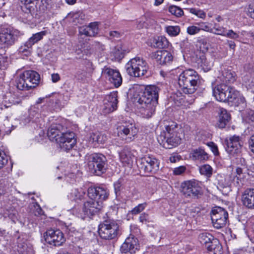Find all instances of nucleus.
Returning <instances> with one entry per match:
<instances>
[{"mask_svg":"<svg viewBox=\"0 0 254 254\" xmlns=\"http://www.w3.org/2000/svg\"><path fill=\"white\" fill-rule=\"evenodd\" d=\"M160 89L155 85L147 86L144 89L136 88L135 97L139 104V112L142 117L150 118L155 113L158 104Z\"/></svg>","mask_w":254,"mask_h":254,"instance_id":"obj_1","label":"nucleus"},{"mask_svg":"<svg viewBox=\"0 0 254 254\" xmlns=\"http://www.w3.org/2000/svg\"><path fill=\"white\" fill-rule=\"evenodd\" d=\"M213 95L220 102H228L236 107L241 106V109L246 107L245 98L235 88L224 83L212 84Z\"/></svg>","mask_w":254,"mask_h":254,"instance_id":"obj_2","label":"nucleus"},{"mask_svg":"<svg viewBox=\"0 0 254 254\" xmlns=\"http://www.w3.org/2000/svg\"><path fill=\"white\" fill-rule=\"evenodd\" d=\"M87 194L90 200L84 204L82 211L84 216L90 217L97 213L103 203V201L107 199L109 195V191L107 188L103 187H89L87 190Z\"/></svg>","mask_w":254,"mask_h":254,"instance_id":"obj_3","label":"nucleus"},{"mask_svg":"<svg viewBox=\"0 0 254 254\" xmlns=\"http://www.w3.org/2000/svg\"><path fill=\"white\" fill-rule=\"evenodd\" d=\"M178 82L184 93L192 94L199 86L200 77L196 71L189 68L184 70L180 73Z\"/></svg>","mask_w":254,"mask_h":254,"instance_id":"obj_4","label":"nucleus"},{"mask_svg":"<svg viewBox=\"0 0 254 254\" xmlns=\"http://www.w3.org/2000/svg\"><path fill=\"white\" fill-rule=\"evenodd\" d=\"M98 233L100 237L106 240H115L121 234L119 225L111 219L106 220L99 225Z\"/></svg>","mask_w":254,"mask_h":254,"instance_id":"obj_5","label":"nucleus"},{"mask_svg":"<svg viewBox=\"0 0 254 254\" xmlns=\"http://www.w3.org/2000/svg\"><path fill=\"white\" fill-rule=\"evenodd\" d=\"M87 166L90 171L97 176H101L106 170L107 160L100 153H93L86 156Z\"/></svg>","mask_w":254,"mask_h":254,"instance_id":"obj_6","label":"nucleus"},{"mask_svg":"<svg viewBox=\"0 0 254 254\" xmlns=\"http://www.w3.org/2000/svg\"><path fill=\"white\" fill-rule=\"evenodd\" d=\"M125 68L127 72L130 76L140 77L146 74L149 66L143 59L135 57L131 59L126 64Z\"/></svg>","mask_w":254,"mask_h":254,"instance_id":"obj_7","label":"nucleus"},{"mask_svg":"<svg viewBox=\"0 0 254 254\" xmlns=\"http://www.w3.org/2000/svg\"><path fill=\"white\" fill-rule=\"evenodd\" d=\"M18 36V30L10 27H2L0 29V45L8 48L15 43Z\"/></svg>","mask_w":254,"mask_h":254,"instance_id":"obj_8","label":"nucleus"},{"mask_svg":"<svg viewBox=\"0 0 254 254\" xmlns=\"http://www.w3.org/2000/svg\"><path fill=\"white\" fill-rule=\"evenodd\" d=\"M211 218L213 226L219 229L226 225L228 219V213L224 208L216 206L211 210Z\"/></svg>","mask_w":254,"mask_h":254,"instance_id":"obj_9","label":"nucleus"},{"mask_svg":"<svg viewBox=\"0 0 254 254\" xmlns=\"http://www.w3.org/2000/svg\"><path fill=\"white\" fill-rule=\"evenodd\" d=\"M159 162L154 156L145 155L138 160V167L146 173H155L159 170Z\"/></svg>","mask_w":254,"mask_h":254,"instance_id":"obj_10","label":"nucleus"},{"mask_svg":"<svg viewBox=\"0 0 254 254\" xmlns=\"http://www.w3.org/2000/svg\"><path fill=\"white\" fill-rule=\"evenodd\" d=\"M224 146L226 151L231 157H235L239 155L242 149L240 136L234 135L225 139Z\"/></svg>","mask_w":254,"mask_h":254,"instance_id":"obj_11","label":"nucleus"},{"mask_svg":"<svg viewBox=\"0 0 254 254\" xmlns=\"http://www.w3.org/2000/svg\"><path fill=\"white\" fill-rule=\"evenodd\" d=\"M118 135L126 142L132 141L136 137L138 130L134 125L127 124L121 125L118 127Z\"/></svg>","mask_w":254,"mask_h":254,"instance_id":"obj_12","label":"nucleus"},{"mask_svg":"<svg viewBox=\"0 0 254 254\" xmlns=\"http://www.w3.org/2000/svg\"><path fill=\"white\" fill-rule=\"evenodd\" d=\"M182 192L186 197H197L201 194V188L198 181L190 180L182 183Z\"/></svg>","mask_w":254,"mask_h":254,"instance_id":"obj_13","label":"nucleus"},{"mask_svg":"<svg viewBox=\"0 0 254 254\" xmlns=\"http://www.w3.org/2000/svg\"><path fill=\"white\" fill-rule=\"evenodd\" d=\"M45 241L54 246H60L65 241L63 233L59 229L48 230L44 234Z\"/></svg>","mask_w":254,"mask_h":254,"instance_id":"obj_14","label":"nucleus"},{"mask_svg":"<svg viewBox=\"0 0 254 254\" xmlns=\"http://www.w3.org/2000/svg\"><path fill=\"white\" fill-rule=\"evenodd\" d=\"M181 138L178 134H161L158 137V140L166 149H171L180 144Z\"/></svg>","mask_w":254,"mask_h":254,"instance_id":"obj_15","label":"nucleus"},{"mask_svg":"<svg viewBox=\"0 0 254 254\" xmlns=\"http://www.w3.org/2000/svg\"><path fill=\"white\" fill-rule=\"evenodd\" d=\"M138 248L137 239L133 235H130L122 245L120 251L123 254H134Z\"/></svg>","mask_w":254,"mask_h":254,"instance_id":"obj_16","label":"nucleus"},{"mask_svg":"<svg viewBox=\"0 0 254 254\" xmlns=\"http://www.w3.org/2000/svg\"><path fill=\"white\" fill-rule=\"evenodd\" d=\"M114 191L116 197L122 196L124 194L129 198H131L133 197L134 193H136V190L132 189V190H127V184L125 183L124 179H120L114 184Z\"/></svg>","mask_w":254,"mask_h":254,"instance_id":"obj_17","label":"nucleus"},{"mask_svg":"<svg viewBox=\"0 0 254 254\" xmlns=\"http://www.w3.org/2000/svg\"><path fill=\"white\" fill-rule=\"evenodd\" d=\"M117 97L116 92L111 93L106 96L103 108V111L105 114H109L117 110L118 103Z\"/></svg>","mask_w":254,"mask_h":254,"instance_id":"obj_18","label":"nucleus"},{"mask_svg":"<svg viewBox=\"0 0 254 254\" xmlns=\"http://www.w3.org/2000/svg\"><path fill=\"white\" fill-rule=\"evenodd\" d=\"M151 58L156 60V62L161 65L169 64L173 59L172 55L166 50L157 51L150 55Z\"/></svg>","mask_w":254,"mask_h":254,"instance_id":"obj_19","label":"nucleus"},{"mask_svg":"<svg viewBox=\"0 0 254 254\" xmlns=\"http://www.w3.org/2000/svg\"><path fill=\"white\" fill-rule=\"evenodd\" d=\"M102 73L106 75L109 80L116 87H119L122 83V78L119 71L109 67H105L102 70Z\"/></svg>","mask_w":254,"mask_h":254,"instance_id":"obj_20","label":"nucleus"},{"mask_svg":"<svg viewBox=\"0 0 254 254\" xmlns=\"http://www.w3.org/2000/svg\"><path fill=\"white\" fill-rule=\"evenodd\" d=\"M24 79L28 85V90L34 88L39 84L40 75L34 70H27L22 73Z\"/></svg>","mask_w":254,"mask_h":254,"instance_id":"obj_21","label":"nucleus"},{"mask_svg":"<svg viewBox=\"0 0 254 254\" xmlns=\"http://www.w3.org/2000/svg\"><path fill=\"white\" fill-rule=\"evenodd\" d=\"M64 131L65 129L63 125L57 123H53L48 129V136L51 141L56 142Z\"/></svg>","mask_w":254,"mask_h":254,"instance_id":"obj_22","label":"nucleus"},{"mask_svg":"<svg viewBox=\"0 0 254 254\" xmlns=\"http://www.w3.org/2000/svg\"><path fill=\"white\" fill-rule=\"evenodd\" d=\"M79 33L80 35L87 37H93L96 35L99 31L98 23L91 22L88 26H82L79 27Z\"/></svg>","mask_w":254,"mask_h":254,"instance_id":"obj_23","label":"nucleus"},{"mask_svg":"<svg viewBox=\"0 0 254 254\" xmlns=\"http://www.w3.org/2000/svg\"><path fill=\"white\" fill-rule=\"evenodd\" d=\"M242 201L248 208L254 209V189H247L244 191Z\"/></svg>","mask_w":254,"mask_h":254,"instance_id":"obj_24","label":"nucleus"},{"mask_svg":"<svg viewBox=\"0 0 254 254\" xmlns=\"http://www.w3.org/2000/svg\"><path fill=\"white\" fill-rule=\"evenodd\" d=\"M219 115V118L215 124V127L222 129L225 127L229 123L231 119V116L227 110L223 108L220 109Z\"/></svg>","mask_w":254,"mask_h":254,"instance_id":"obj_25","label":"nucleus"},{"mask_svg":"<svg viewBox=\"0 0 254 254\" xmlns=\"http://www.w3.org/2000/svg\"><path fill=\"white\" fill-rule=\"evenodd\" d=\"M190 155V157L194 161H205L209 158L208 153L201 147L192 149Z\"/></svg>","mask_w":254,"mask_h":254,"instance_id":"obj_26","label":"nucleus"},{"mask_svg":"<svg viewBox=\"0 0 254 254\" xmlns=\"http://www.w3.org/2000/svg\"><path fill=\"white\" fill-rule=\"evenodd\" d=\"M196 63L198 67L201 68L204 72L209 71L213 65V63L211 62L208 61L203 54H201L199 57H197Z\"/></svg>","mask_w":254,"mask_h":254,"instance_id":"obj_27","label":"nucleus"},{"mask_svg":"<svg viewBox=\"0 0 254 254\" xmlns=\"http://www.w3.org/2000/svg\"><path fill=\"white\" fill-rule=\"evenodd\" d=\"M210 254H222V247L219 240L215 238L206 248Z\"/></svg>","mask_w":254,"mask_h":254,"instance_id":"obj_28","label":"nucleus"},{"mask_svg":"<svg viewBox=\"0 0 254 254\" xmlns=\"http://www.w3.org/2000/svg\"><path fill=\"white\" fill-rule=\"evenodd\" d=\"M120 158L123 163L130 164L132 162L134 155L131 153L130 149L125 147L120 153Z\"/></svg>","mask_w":254,"mask_h":254,"instance_id":"obj_29","label":"nucleus"},{"mask_svg":"<svg viewBox=\"0 0 254 254\" xmlns=\"http://www.w3.org/2000/svg\"><path fill=\"white\" fill-rule=\"evenodd\" d=\"M13 251L17 253L16 254H28L29 249L27 244L24 241L18 238L16 243L13 247Z\"/></svg>","mask_w":254,"mask_h":254,"instance_id":"obj_30","label":"nucleus"},{"mask_svg":"<svg viewBox=\"0 0 254 254\" xmlns=\"http://www.w3.org/2000/svg\"><path fill=\"white\" fill-rule=\"evenodd\" d=\"M198 239L200 243L206 248L207 246L210 244V242H211L215 238L211 234L204 232L201 233L199 235Z\"/></svg>","mask_w":254,"mask_h":254,"instance_id":"obj_31","label":"nucleus"},{"mask_svg":"<svg viewBox=\"0 0 254 254\" xmlns=\"http://www.w3.org/2000/svg\"><path fill=\"white\" fill-rule=\"evenodd\" d=\"M69 141H76L75 138V133L72 131H66L62 133L60 137H58V140L56 142H60V141L62 142H67Z\"/></svg>","mask_w":254,"mask_h":254,"instance_id":"obj_32","label":"nucleus"},{"mask_svg":"<svg viewBox=\"0 0 254 254\" xmlns=\"http://www.w3.org/2000/svg\"><path fill=\"white\" fill-rule=\"evenodd\" d=\"M84 195L85 192L84 191L79 190L78 189H75L71 190L68 196L71 200L77 201L78 200H81Z\"/></svg>","mask_w":254,"mask_h":254,"instance_id":"obj_33","label":"nucleus"},{"mask_svg":"<svg viewBox=\"0 0 254 254\" xmlns=\"http://www.w3.org/2000/svg\"><path fill=\"white\" fill-rule=\"evenodd\" d=\"M4 216L5 217H8L14 223H15L18 220V212L13 207H9L8 208H7L4 211Z\"/></svg>","mask_w":254,"mask_h":254,"instance_id":"obj_34","label":"nucleus"},{"mask_svg":"<svg viewBox=\"0 0 254 254\" xmlns=\"http://www.w3.org/2000/svg\"><path fill=\"white\" fill-rule=\"evenodd\" d=\"M168 40L163 36L158 37L153 41V46L156 48H165L168 47Z\"/></svg>","mask_w":254,"mask_h":254,"instance_id":"obj_35","label":"nucleus"},{"mask_svg":"<svg viewBox=\"0 0 254 254\" xmlns=\"http://www.w3.org/2000/svg\"><path fill=\"white\" fill-rule=\"evenodd\" d=\"M165 129L166 131L161 134H178V131L179 129L178 124L174 122H169L168 125H166Z\"/></svg>","mask_w":254,"mask_h":254,"instance_id":"obj_36","label":"nucleus"},{"mask_svg":"<svg viewBox=\"0 0 254 254\" xmlns=\"http://www.w3.org/2000/svg\"><path fill=\"white\" fill-rule=\"evenodd\" d=\"M46 34V32L45 31H43L33 34V35L27 41V44H28L30 47H32L35 43H37L38 41L41 40Z\"/></svg>","mask_w":254,"mask_h":254,"instance_id":"obj_37","label":"nucleus"},{"mask_svg":"<svg viewBox=\"0 0 254 254\" xmlns=\"http://www.w3.org/2000/svg\"><path fill=\"white\" fill-rule=\"evenodd\" d=\"M90 139L93 142L104 143L107 140V136L104 134L100 132H93L90 135Z\"/></svg>","mask_w":254,"mask_h":254,"instance_id":"obj_38","label":"nucleus"},{"mask_svg":"<svg viewBox=\"0 0 254 254\" xmlns=\"http://www.w3.org/2000/svg\"><path fill=\"white\" fill-rule=\"evenodd\" d=\"M25 80V79H24L22 74H20L16 79V86L18 89L23 91L28 90L27 87L28 86L27 85L28 84H26L27 83H26Z\"/></svg>","mask_w":254,"mask_h":254,"instance_id":"obj_39","label":"nucleus"},{"mask_svg":"<svg viewBox=\"0 0 254 254\" xmlns=\"http://www.w3.org/2000/svg\"><path fill=\"white\" fill-rule=\"evenodd\" d=\"M223 76L226 82H234L235 80V73L228 69H225L223 72Z\"/></svg>","mask_w":254,"mask_h":254,"instance_id":"obj_40","label":"nucleus"},{"mask_svg":"<svg viewBox=\"0 0 254 254\" xmlns=\"http://www.w3.org/2000/svg\"><path fill=\"white\" fill-rule=\"evenodd\" d=\"M76 141H71V142L68 141L67 142L60 141V142L57 143L59 144L61 148L63 151H68V150L71 149L74 147V146L76 144Z\"/></svg>","mask_w":254,"mask_h":254,"instance_id":"obj_41","label":"nucleus"},{"mask_svg":"<svg viewBox=\"0 0 254 254\" xmlns=\"http://www.w3.org/2000/svg\"><path fill=\"white\" fill-rule=\"evenodd\" d=\"M212 167L208 164L203 165L199 168V172L200 174L206 176L208 178L211 176L212 174Z\"/></svg>","mask_w":254,"mask_h":254,"instance_id":"obj_42","label":"nucleus"},{"mask_svg":"<svg viewBox=\"0 0 254 254\" xmlns=\"http://www.w3.org/2000/svg\"><path fill=\"white\" fill-rule=\"evenodd\" d=\"M166 31L171 36H176L180 32V27L179 26H168L166 27Z\"/></svg>","mask_w":254,"mask_h":254,"instance_id":"obj_43","label":"nucleus"},{"mask_svg":"<svg viewBox=\"0 0 254 254\" xmlns=\"http://www.w3.org/2000/svg\"><path fill=\"white\" fill-rule=\"evenodd\" d=\"M169 12L177 17H181L184 14V11L182 8L176 5H171L169 7Z\"/></svg>","mask_w":254,"mask_h":254,"instance_id":"obj_44","label":"nucleus"},{"mask_svg":"<svg viewBox=\"0 0 254 254\" xmlns=\"http://www.w3.org/2000/svg\"><path fill=\"white\" fill-rule=\"evenodd\" d=\"M51 0H36V6L39 7V10L44 11L47 9Z\"/></svg>","mask_w":254,"mask_h":254,"instance_id":"obj_45","label":"nucleus"},{"mask_svg":"<svg viewBox=\"0 0 254 254\" xmlns=\"http://www.w3.org/2000/svg\"><path fill=\"white\" fill-rule=\"evenodd\" d=\"M9 184L5 180L0 181V195L7 192L9 190Z\"/></svg>","mask_w":254,"mask_h":254,"instance_id":"obj_46","label":"nucleus"},{"mask_svg":"<svg viewBox=\"0 0 254 254\" xmlns=\"http://www.w3.org/2000/svg\"><path fill=\"white\" fill-rule=\"evenodd\" d=\"M112 53L115 58L119 60L122 59L124 56V52L120 47H115L112 51Z\"/></svg>","mask_w":254,"mask_h":254,"instance_id":"obj_47","label":"nucleus"},{"mask_svg":"<svg viewBox=\"0 0 254 254\" xmlns=\"http://www.w3.org/2000/svg\"><path fill=\"white\" fill-rule=\"evenodd\" d=\"M146 206L145 203L138 204L131 210L132 214L136 215L139 213L144 209Z\"/></svg>","mask_w":254,"mask_h":254,"instance_id":"obj_48","label":"nucleus"},{"mask_svg":"<svg viewBox=\"0 0 254 254\" xmlns=\"http://www.w3.org/2000/svg\"><path fill=\"white\" fill-rule=\"evenodd\" d=\"M212 29L213 30V32H212L213 33L217 35L225 36L226 33L225 28L222 27L217 26L215 24Z\"/></svg>","mask_w":254,"mask_h":254,"instance_id":"obj_49","label":"nucleus"},{"mask_svg":"<svg viewBox=\"0 0 254 254\" xmlns=\"http://www.w3.org/2000/svg\"><path fill=\"white\" fill-rule=\"evenodd\" d=\"M198 28H199V31L200 30H203L209 32H213V30L209 25L205 23H200L198 24Z\"/></svg>","mask_w":254,"mask_h":254,"instance_id":"obj_50","label":"nucleus"},{"mask_svg":"<svg viewBox=\"0 0 254 254\" xmlns=\"http://www.w3.org/2000/svg\"><path fill=\"white\" fill-rule=\"evenodd\" d=\"M7 163V158L6 157L4 151L0 150V169Z\"/></svg>","mask_w":254,"mask_h":254,"instance_id":"obj_51","label":"nucleus"},{"mask_svg":"<svg viewBox=\"0 0 254 254\" xmlns=\"http://www.w3.org/2000/svg\"><path fill=\"white\" fill-rule=\"evenodd\" d=\"M224 36L236 40L239 37V33L234 32L232 30H229L227 31H226Z\"/></svg>","mask_w":254,"mask_h":254,"instance_id":"obj_52","label":"nucleus"},{"mask_svg":"<svg viewBox=\"0 0 254 254\" xmlns=\"http://www.w3.org/2000/svg\"><path fill=\"white\" fill-rule=\"evenodd\" d=\"M31 48L32 47H30L28 44H27L26 41L23 45L20 46L18 49V51L19 53H25V55H28L30 54L29 49Z\"/></svg>","mask_w":254,"mask_h":254,"instance_id":"obj_53","label":"nucleus"},{"mask_svg":"<svg viewBox=\"0 0 254 254\" xmlns=\"http://www.w3.org/2000/svg\"><path fill=\"white\" fill-rule=\"evenodd\" d=\"M34 1H36V0H21V2H23L25 8L28 10L29 12L34 10L33 6L30 5V4L32 3Z\"/></svg>","mask_w":254,"mask_h":254,"instance_id":"obj_54","label":"nucleus"},{"mask_svg":"<svg viewBox=\"0 0 254 254\" xmlns=\"http://www.w3.org/2000/svg\"><path fill=\"white\" fill-rule=\"evenodd\" d=\"M187 31V33L190 35H194L199 32L197 26L194 25L188 27Z\"/></svg>","mask_w":254,"mask_h":254,"instance_id":"obj_55","label":"nucleus"},{"mask_svg":"<svg viewBox=\"0 0 254 254\" xmlns=\"http://www.w3.org/2000/svg\"><path fill=\"white\" fill-rule=\"evenodd\" d=\"M207 145L211 148L214 155H217L218 154V147L214 143L209 142L207 143Z\"/></svg>","mask_w":254,"mask_h":254,"instance_id":"obj_56","label":"nucleus"},{"mask_svg":"<svg viewBox=\"0 0 254 254\" xmlns=\"http://www.w3.org/2000/svg\"><path fill=\"white\" fill-rule=\"evenodd\" d=\"M186 170V167L183 166L175 168L173 171L174 174L176 175H180L183 173Z\"/></svg>","mask_w":254,"mask_h":254,"instance_id":"obj_57","label":"nucleus"},{"mask_svg":"<svg viewBox=\"0 0 254 254\" xmlns=\"http://www.w3.org/2000/svg\"><path fill=\"white\" fill-rule=\"evenodd\" d=\"M248 12L250 16L254 19V1L249 4Z\"/></svg>","mask_w":254,"mask_h":254,"instance_id":"obj_58","label":"nucleus"},{"mask_svg":"<svg viewBox=\"0 0 254 254\" xmlns=\"http://www.w3.org/2000/svg\"><path fill=\"white\" fill-rule=\"evenodd\" d=\"M249 148L254 153V134L249 140Z\"/></svg>","mask_w":254,"mask_h":254,"instance_id":"obj_59","label":"nucleus"},{"mask_svg":"<svg viewBox=\"0 0 254 254\" xmlns=\"http://www.w3.org/2000/svg\"><path fill=\"white\" fill-rule=\"evenodd\" d=\"M9 101L10 103H11L12 105H18L21 103L22 100L19 97H17L16 99H15L13 97L10 98Z\"/></svg>","mask_w":254,"mask_h":254,"instance_id":"obj_60","label":"nucleus"},{"mask_svg":"<svg viewBox=\"0 0 254 254\" xmlns=\"http://www.w3.org/2000/svg\"><path fill=\"white\" fill-rule=\"evenodd\" d=\"M247 119L249 121V123H254V111H250L249 112Z\"/></svg>","mask_w":254,"mask_h":254,"instance_id":"obj_61","label":"nucleus"},{"mask_svg":"<svg viewBox=\"0 0 254 254\" xmlns=\"http://www.w3.org/2000/svg\"><path fill=\"white\" fill-rule=\"evenodd\" d=\"M52 80L53 82H57L60 79V77L58 73H53L51 75Z\"/></svg>","mask_w":254,"mask_h":254,"instance_id":"obj_62","label":"nucleus"},{"mask_svg":"<svg viewBox=\"0 0 254 254\" xmlns=\"http://www.w3.org/2000/svg\"><path fill=\"white\" fill-rule=\"evenodd\" d=\"M234 254H249V253L244 249H236L234 250Z\"/></svg>","mask_w":254,"mask_h":254,"instance_id":"obj_63","label":"nucleus"},{"mask_svg":"<svg viewBox=\"0 0 254 254\" xmlns=\"http://www.w3.org/2000/svg\"><path fill=\"white\" fill-rule=\"evenodd\" d=\"M148 215L145 213L141 214L139 218L140 221L142 223L146 222Z\"/></svg>","mask_w":254,"mask_h":254,"instance_id":"obj_64","label":"nucleus"}]
</instances>
